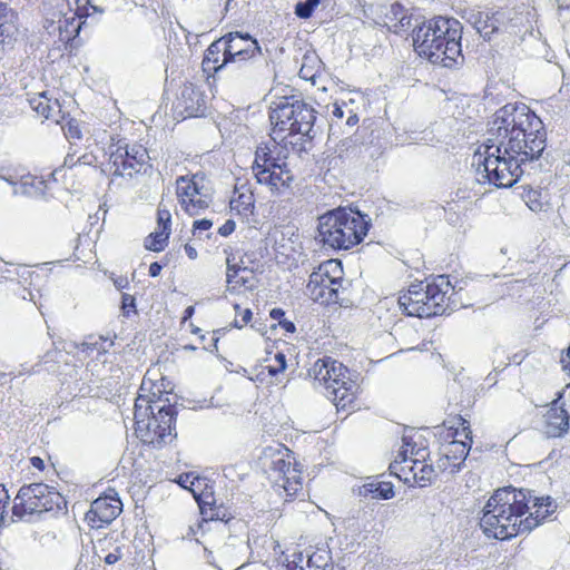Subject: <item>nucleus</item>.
I'll return each instance as SVG.
<instances>
[{
  "mask_svg": "<svg viewBox=\"0 0 570 570\" xmlns=\"http://www.w3.org/2000/svg\"><path fill=\"white\" fill-rule=\"evenodd\" d=\"M530 499L524 489L512 487L498 489L483 508L480 520L483 532L488 537L507 540L532 531L538 527V519L535 517L522 519L529 509Z\"/></svg>",
  "mask_w": 570,
  "mask_h": 570,
  "instance_id": "nucleus-1",
  "label": "nucleus"
},
{
  "mask_svg": "<svg viewBox=\"0 0 570 570\" xmlns=\"http://www.w3.org/2000/svg\"><path fill=\"white\" fill-rule=\"evenodd\" d=\"M531 148L522 149L520 153L509 150L499 144L487 142L473 156V166L476 168V180L489 183L495 187H511L530 166L542 155L540 139L531 141Z\"/></svg>",
  "mask_w": 570,
  "mask_h": 570,
  "instance_id": "nucleus-2",
  "label": "nucleus"
},
{
  "mask_svg": "<svg viewBox=\"0 0 570 570\" xmlns=\"http://www.w3.org/2000/svg\"><path fill=\"white\" fill-rule=\"evenodd\" d=\"M534 139L546 149V131L541 119L524 104H507L495 111L489 124L487 142L499 144L520 153L531 148Z\"/></svg>",
  "mask_w": 570,
  "mask_h": 570,
  "instance_id": "nucleus-3",
  "label": "nucleus"
},
{
  "mask_svg": "<svg viewBox=\"0 0 570 570\" xmlns=\"http://www.w3.org/2000/svg\"><path fill=\"white\" fill-rule=\"evenodd\" d=\"M462 26L453 18L438 17L413 29V46L431 63L451 68L462 65Z\"/></svg>",
  "mask_w": 570,
  "mask_h": 570,
  "instance_id": "nucleus-4",
  "label": "nucleus"
},
{
  "mask_svg": "<svg viewBox=\"0 0 570 570\" xmlns=\"http://www.w3.org/2000/svg\"><path fill=\"white\" fill-rule=\"evenodd\" d=\"M368 227L360 212L340 207L318 218L316 239L333 249L346 250L363 240Z\"/></svg>",
  "mask_w": 570,
  "mask_h": 570,
  "instance_id": "nucleus-5",
  "label": "nucleus"
},
{
  "mask_svg": "<svg viewBox=\"0 0 570 570\" xmlns=\"http://www.w3.org/2000/svg\"><path fill=\"white\" fill-rule=\"evenodd\" d=\"M309 376L325 390V396L337 410H345L356 399L358 385L348 376V370L341 362L326 356L317 360L308 371Z\"/></svg>",
  "mask_w": 570,
  "mask_h": 570,
  "instance_id": "nucleus-6",
  "label": "nucleus"
},
{
  "mask_svg": "<svg viewBox=\"0 0 570 570\" xmlns=\"http://www.w3.org/2000/svg\"><path fill=\"white\" fill-rule=\"evenodd\" d=\"M224 45L220 66H214V72L228 63H238L249 78H257L267 68V61L256 39L247 32L232 31L222 37Z\"/></svg>",
  "mask_w": 570,
  "mask_h": 570,
  "instance_id": "nucleus-7",
  "label": "nucleus"
},
{
  "mask_svg": "<svg viewBox=\"0 0 570 570\" xmlns=\"http://www.w3.org/2000/svg\"><path fill=\"white\" fill-rule=\"evenodd\" d=\"M269 119L273 125V139H285L288 136L308 135L316 119L315 110L306 102L294 97H283L273 102Z\"/></svg>",
  "mask_w": 570,
  "mask_h": 570,
  "instance_id": "nucleus-8",
  "label": "nucleus"
},
{
  "mask_svg": "<svg viewBox=\"0 0 570 570\" xmlns=\"http://www.w3.org/2000/svg\"><path fill=\"white\" fill-rule=\"evenodd\" d=\"M67 508L65 498L45 483L22 485L13 499L12 514L24 522L36 521V517L46 512L62 511Z\"/></svg>",
  "mask_w": 570,
  "mask_h": 570,
  "instance_id": "nucleus-9",
  "label": "nucleus"
},
{
  "mask_svg": "<svg viewBox=\"0 0 570 570\" xmlns=\"http://www.w3.org/2000/svg\"><path fill=\"white\" fill-rule=\"evenodd\" d=\"M465 19L487 41L502 33L517 35L522 26V17L513 8L470 10Z\"/></svg>",
  "mask_w": 570,
  "mask_h": 570,
  "instance_id": "nucleus-10",
  "label": "nucleus"
},
{
  "mask_svg": "<svg viewBox=\"0 0 570 570\" xmlns=\"http://www.w3.org/2000/svg\"><path fill=\"white\" fill-rule=\"evenodd\" d=\"M176 194L183 209L190 216L200 214L213 203L214 189L206 175L198 171L191 177L176 179Z\"/></svg>",
  "mask_w": 570,
  "mask_h": 570,
  "instance_id": "nucleus-11",
  "label": "nucleus"
},
{
  "mask_svg": "<svg viewBox=\"0 0 570 570\" xmlns=\"http://www.w3.org/2000/svg\"><path fill=\"white\" fill-rule=\"evenodd\" d=\"M342 274L343 269L338 261L328 259L322 263L309 275L307 293L311 298L322 304L336 303L343 282Z\"/></svg>",
  "mask_w": 570,
  "mask_h": 570,
  "instance_id": "nucleus-12",
  "label": "nucleus"
},
{
  "mask_svg": "<svg viewBox=\"0 0 570 570\" xmlns=\"http://www.w3.org/2000/svg\"><path fill=\"white\" fill-rule=\"evenodd\" d=\"M292 454L286 450L273 454L268 464V478L274 491L285 500L293 499L302 490L301 470L293 466Z\"/></svg>",
  "mask_w": 570,
  "mask_h": 570,
  "instance_id": "nucleus-13",
  "label": "nucleus"
},
{
  "mask_svg": "<svg viewBox=\"0 0 570 570\" xmlns=\"http://www.w3.org/2000/svg\"><path fill=\"white\" fill-rule=\"evenodd\" d=\"M176 415L175 406L170 404L157 406L156 415L148 417L147 422H139L140 439L155 448L171 443L177 435Z\"/></svg>",
  "mask_w": 570,
  "mask_h": 570,
  "instance_id": "nucleus-14",
  "label": "nucleus"
},
{
  "mask_svg": "<svg viewBox=\"0 0 570 570\" xmlns=\"http://www.w3.org/2000/svg\"><path fill=\"white\" fill-rule=\"evenodd\" d=\"M148 159V151L141 145L126 147L124 153L122 148L118 147L109 157L108 168L112 176L132 177Z\"/></svg>",
  "mask_w": 570,
  "mask_h": 570,
  "instance_id": "nucleus-15",
  "label": "nucleus"
},
{
  "mask_svg": "<svg viewBox=\"0 0 570 570\" xmlns=\"http://www.w3.org/2000/svg\"><path fill=\"white\" fill-rule=\"evenodd\" d=\"M232 254L226 257V283L229 293H237L242 288L254 291L257 287V279L254 271L244 266V262L234 263Z\"/></svg>",
  "mask_w": 570,
  "mask_h": 570,
  "instance_id": "nucleus-16",
  "label": "nucleus"
},
{
  "mask_svg": "<svg viewBox=\"0 0 570 570\" xmlns=\"http://www.w3.org/2000/svg\"><path fill=\"white\" fill-rule=\"evenodd\" d=\"M450 289L452 286L445 275H439L433 283L426 284L428 305L422 307L421 315L432 317L443 314L448 307L445 299Z\"/></svg>",
  "mask_w": 570,
  "mask_h": 570,
  "instance_id": "nucleus-17",
  "label": "nucleus"
},
{
  "mask_svg": "<svg viewBox=\"0 0 570 570\" xmlns=\"http://www.w3.org/2000/svg\"><path fill=\"white\" fill-rule=\"evenodd\" d=\"M331 553L325 549L294 552L287 559V570H333Z\"/></svg>",
  "mask_w": 570,
  "mask_h": 570,
  "instance_id": "nucleus-18",
  "label": "nucleus"
},
{
  "mask_svg": "<svg viewBox=\"0 0 570 570\" xmlns=\"http://www.w3.org/2000/svg\"><path fill=\"white\" fill-rule=\"evenodd\" d=\"M562 393H558V397L550 403V407L544 414L543 433L548 438H560L569 430L570 415L564 409V404L560 403Z\"/></svg>",
  "mask_w": 570,
  "mask_h": 570,
  "instance_id": "nucleus-19",
  "label": "nucleus"
},
{
  "mask_svg": "<svg viewBox=\"0 0 570 570\" xmlns=\"http://www.w3.org/2000/svg\"><path fill=\"white\" fill-rule=\"evenodd\" d=\"M177 108H180L186 117L203 115L206 108L204 91L193 82H186L177 97Z\"/></svg>",
  "mask_w": 570,
  "mask_h": 570,
  "instance_id": "nucleus-20",
  "label": "nucleus"
},
{
  "mask_svg": "<svg viewBox=\"0 0 570 570\" xmlns=\"http://www.w3.org/2000/svg\"><path fill=\"white\" fill-rule=\"evenodd\" d=\"M121 511V502L112 497H102L92 501L90 510L87 513L89 522L92 527H101L114 521Z\"/></svg>",
  "mask_w": 570,
  "mask_h": 570,
  "instance_id": "nucleus-21",
  "label": "nucleus"
},
{
  "mask_svg": "<svg viewBox=\"0 0 570 570\" xmlns=\"http://www.w3.org/2000/svg\"><path fill=\"white\" fill-rule=\"evenodd\" d=\"M397 304L407 316L425 317V315H421V311L428 305L426 284L421 282L411 285L406 293L399 296Z\"/></svg>",
  "mask_w": 570,
  "mask_h": 570,
  "instance_id": "nucleus-22",
  "label": "nucleus"
},
{
  "mask_svg": "<svg viewBox=\"0 0 570 570\" xmlns=\"http://www.w3.org/2000/svg\"><path fill=\"white\" fill-rule=\"evenodd\" d=\"M19 35L18 13L0 2V49L12 47Z\"/></svg>",
  "mask_w": 570,
  "mask_h": 570,
  "instance_id": "nucleus-23",
  "label": "nucleus"
},
{
  "mask_svg": "<svg viewBox=\"0 0 570 570\" xmlns=\"http://www.w3.org/2000/svg\"><path fill=\"white\" fill-rule=\"evenodd\" d=\"M259 184L267 185L272 191L281 193L282 188H288L294 176L287 165L278 164V167L271 169H259L256 178Z\"/></svg>",
  "mask_w": 570,
  "mask_h": 570,
  "instance_id": "nucleus-24",
  "label": "nucleus"
},
{
  "mask_svg": "<svg viewBox=\"0 0 570 570\" xmlns=\"http://www.w3.org/2000/svg\"><path fill=\"white\" fill-rule=\"evenodd\" d=\"M528 498L530 499L529 509L525 511L529 512L528 517H537L538 525L543 522L548 517H550L557 509L556 502L550 497H535L532 494V491L525 490Z\"/></svg>",
  "mask_w": 570,
  "mask_h": 570,
  "instance_id": "nucleus-25",
  "label": "nucleus"
},
{
  "mask_svg": "<svg viewBox=\"0 0 570 570\" xmlns=\"http://www.w3.org/2000/svg\"><path fill=\"white\" fill-rule=\"evenodd\" d=\"M28 102L38 115L45 119L52 118L58 122V119L55 118L56 114H60V105L57 99L52 100L47 96V92H40L30 97Z\"/></svg>",
  "mask_w": 570,
  "mask_h": 570,
  "instance_id": "nucleus-26",
  "label": "nucleus"
},
{
  "mask_svg": "<svg viewBox=\"0 0 570 570\" xmlns=\"http://www.w3.org/2000/svg\"><path fill=\"white\" fill-rule=\"evenodd\" d=\"M402 440H403L402 449L399 452L396 459L390 464V468H389L391 474L396 475L399 479L403 478L401 472H404L403 463L409 462V453L411 455H414V454L420 455L422 459H424V454L421 453V452H424V450L419 449L417 451H414L415 446H414V444H412L411 440L407 436H403Z\"/></svg>",
  "mask_w": 570,
  "mask_h": 570,
  "instance_id": "nucleus-27",
  "label": "nucleus"
},
{
  "mask_svg": "<svg viewBox=\"0 0 570 570\" xmlns=\"http://www.w3.org/2000/svg\"><path fill=\"white\" fill-rule=\"evenodd\" d=\"M160 397L158 401H154L149 397L139 395L135 402V424H136V433L140 435L139 422H147L148 417L156 415L157 406H160L158 402H160Z\"/></svg>",
  "mask_w": 570,
  "mask_h": 570,
  "instance_id": "nucleus-28",
  "label": "nucleus"
},
{
  "mask_svg": "<svg viewBox=\"0 0 570 570\" xmlns=\"http://www.w3.org/2000/svg\"><path fill=\"white\" fill-rule=\"evenodd\" d=\"M410 474L414 482L419 483L420 487H425L435 476V470L431 464H426L423 460L415 459L410 460Z\"/></svg>",
  "mask_w": 570,
  "mask_h": 570,
  "instance_id": "nucleus-29",
  "label": "nucleus"
},
{
  "mask_svg": "<svg viewBox=\"0 0 570 570\" xmlns=\"http://www.w3.org/2000/svg\"><path fill=\"white\" fill-rule=\"evenodd\" d=\"M46 184L42 178L23 176L19 186L13 189V195L39 196L45 193Z\"/></svg>",
  "mask_w": 570,
  "mask_h": 570,
  "instance_id": "nucleus-30",
  "label": "nucleus"
},
{
  "mask_svg": "<svg viewBox=\"0 0 570 570\" xmlns=\"http://www.w3.org/2000/svg\"><path fill=\"white\" fill-rule=\"evenodd\" d=\"M360 495L387 500L394 497L393 485L389 482H370L360 489Z\"/></svg>",
  "mask_w": 570,
  "mask_h": 570,
  "instance_id": "nucleus-31",
  "label": "nucleus"
},
{
  "mask_svg": "<svg viewBox=\"0 0 570 570\" xmlns=\"http://www.w3.org/2000/svg\"><path fill=\"white\" fill-rule=\"evenodd\" d=\"M278 167V163L271 156L267 147H258L255 153V160L253 164V173L258 177L259 169H271Z\"/></svg>",
  "mask_w": 570,
  "mask_h": 570,
  "instance_id": "nucleus-32",
  "label": "nucleus"
},
{
  "mask_svg": "<svg viewBox=\"0 0 570 570\" xmlns=\"http://www.w3.org/2000/svg\"><path fill=\"white\" fill-rule=\"evenodd\" d=\"M220 45H223L222 38L212 42L209 47L207 48L202 66L203 70L205 72L214 71V66H220V52L222 48Z\"/></svg>",
  "mask_w": 570,
  "mask_h": 570,
  "instance_id": "nucleus-33",
  "label": "nucleus"
},
{
  "mask_svg": "<svg viewBox=\"0 0 570 570\" xmlns=\"http://www.w3.org/2000/svg\"><path fill=\"white\" fill-rule=\"evenodd\" d=\"M169 235L168 230L157 229L147 237L145 247L153 252H160L167 245Z\"/></svg>",
  "mask_w": 570,
  "mask_h": 570,
  "instance_id": "nucleus-34",
  "label": "nucleus"
},
{
  "mask_svg": "<svg viewBox=\"0 0 570 570\" xmlns=\"http://www.w3.org/2000/svg\"><path fill=\"white\" fill-rule=\"evenodd\" d=\"M254 207V196L252 193H239L237 197L230 200L232 210L238 214H246Z\"/></svg>",
  "mask_w": 570,
  "mask_h": 570,
  "instance_id": "nucleus-35",
  "label": "nucleus"
},
{
  "mask_svg": "<svg viewBox=\"0 0 570 570\" xmlns=\"http://www.w3.org/2000/svg\"><path fill=\"white\" fill-rule=\"evenodd\" d=\"M471 448V443L468 445L463 441H453L449 451L446 452V458H450V454H453L454 459L465 460Z\"/></svg>",
  "mask_w": 570,
  "mask_h": 570,
  "instance_id": "nucleus-36",
  "label": "nucleus"
},
{
  "mask_svg": "<svg viewBox=\"0 0 570 570\" xmlns=\"http://www.w3.org/2000/svg\"><path fill=\"white\" fill-rule=\"evenodd\" d=\"M320 2L321 0H306L304 2H298L295 7L296 16L302 19H308Z\"/></svg>",
  "mask_w": 570,
  "mask_h": 570,
  "instance_id": "nucleus-37",
  "label": "nucleus"
},
{
  "mask_svg": "<svg viewBox=\"0 0 570 570\" xmlns=\"http://www.w3.org/2000/svg\"><path fill=\"white\" fill-rule=\"evenodd\" d=\"M268 373L272 376H276L282 373L286 368V356L282 352H277L274 356V364H269L266 366Z\"/></svg>",
  "mask_w": 570,
  "mask_h": 570,
  "instance_id": "nucleus-38",
  "label": "nucleus"
},
{
  "mask_svg": "<svg viewBox=\"0 0 570 570\" xmlns=\"http://www.w3.org/2000/svg\"><path fill=\"white\" fill-rule=\"evenodd\" d=\"M171 215L170 212L159 204L157 213V229H164L170 232Z\"/></svg>",
  "mask_w": 570,
  "mask_h": 570,
  "instance_id": "nucleus-39",
  "label": "nucleus"
},
{
  "mask_svg": "<svg viewBox=\"0 0 570 570\" xmlns=\"http://www.w3.org/2000/svg\"><path fill=\"white\" fill-rule=\"evenodd\" d=\"M384 24L389 28L390 31H393L394 33H400L402 31H405L411 26V18L406 14H402L397 22L391 24L389 22H384Z\"/></svg>",
  "mask_w": 570,
  "mask_h": 570,
  "instance_id": "nucleus-40",
  "label": "nucleus"
},
{
  "mask_svg": "<svg viewBox=\"0 0 570 570\" xmlns=\"http://www.w3.org/2000/svg\"><path fill=\"white\" fill-rule=\"evenodd\" d=\"M121 311L124 316H129L131 312H136V299L130 294H122L121 296Z\"/></svg>",
  "mask_w": 570,
  "mask_h": 570,
  "instance_id": "nucleus-41",
  "label": "nucleus"
},
{
  "mask_svg": "<svg viewBox=\"0 0 570 570\" xmlns=\"http://www.w3.org/2000/svg\"><path fill=\"white\" fill-rule=\"evenodd\" d=\"M18 265L12 263H4L2 267H0V278H3L6 281L14 282L16 281V274Z\"/></svg>",
  "mask_w": 570,
  "mask_h": 570,
  "instance_id": "nucleus-42",
  "label": "nucleus"
},
{
  "mask_svg": "<svg viewBox=\"0 0 570 570\" xmlns=\"http://www.w3.org/2000/svg\"><path fill=\"white\" fill-rule=\"evenodd\" d=\"M213 222L210 219H199L195 220L193 224V235L195 237L202 238L203 232H207L212 228Z\"/></svg>",
  "mask_w": 570,
  "mask_h": 570,
  "instance_id": "nucleus-43",
  "label": "nucleus"
},
{
  "mask_svg": "<svg viewBox=\"0 0 570 570\" xmlns=\"http://www.w3.org/2000/svg\"><path fill=\"white\" fill-rule=\"evenodd\" d=\"M17 272L18 274H16L17 278L14 282H18L22 285L30 284L29 281L31 279L35 272L30 271L26 265H18Z\"/></svg>",
  "mask_w": 570,
  "mask_h": 570,
  "instance_id": "nucleus-44",
  "label": "nucleus"
},
{
  "mask_svg": "<svg viewBox=\"0 0 570 570\" xmlns=\"http://www.w3.org/2000/svg\"><path fill=\"white\" fill-rule=\"evenodd\" d=\"M458 428L455 431L456 435H464L465 439H468L470 442H472V431L470 429V423L468 420L463 419L462 416H459L458 419Z\"/></svg>",
  "mask_w": 570,
  "mask_h": 570,
  "instance_id": "nucleus-45",
  "label": "nucleus"
},
{
  "mask_svg": "<svg viewBox=\"0 0 570 570\" xmlns=\"http://www.w3.org/2000/svg\"><path fill=\"white\" fill-rule=\"evenodd\" d=\"M402 14H405L403 7L399 3H394L390 7L389 12L386 13V20L384 22L393 24L399 21Z\"/></svg>",
  "mask_w": 570,
  "mask_h": 570,
  "instance_id": "nucleus-46",
  "label": "nucleus"
},
{
  "mask_svg": "<svg viewBox=\"0 0 570 570\" xmlns=\"http://www.w3.org/2000/svg\"><path fill=\"white\" fill-rule=\"evenodd\" d=\"M87 4L88 7L78 8V10L80 11L79 17H85L86 19H88L94 13L102 14L105 11L102 7L92 6L89 0H87Z\"/></svg>",
  "mask_w": 570,
  "mask_h": 570,
  "instance_id": "nucleus-47",
  "label": "nucleus"
},
{
  "mask_svg": "<svg viewBox=\"0 0 570 570\" xmlns=\"http://www.w3.org/2000/svg\"><path fill=\"white\" fill-rule=\"evenodd\" d=\"M252 311L249 308H246L243 311L240 320L234 321V326L237 328L244 327L250 320H252Z\"/></svg>",
  "mask_w": 570,
  "mask_h": 570,
  "instance_id": "nucleus-48",
  "label": "nucleus"
},
{
  "mask_svg": "<svg viewBox=\"0 0 570 570\" xmlns=\"http://www.w3.org/2000/svg\"><path fill=\"white\" fill-rule=\"evenodd\" d=\"M236 224L234 220L228 219L218 229L219 235L227 237L235 230Z\"/></svg>",
  "mask_w": 570,
  "mask_h": 570,
  "instance_id": "nucleus-49",
  "label": "nucleus"
},
{
  "mask_svg": "<svg viewBox=\"0 0 570 570\" xmlns=\"http://www.w3.org/2000/svg\"><path fill=\"white\" fill-rule=\"evenodd\" d=\"M66 136L69 137V138H77V139H79L81 137V131H80L78 125L72 122V121H69L68 122V127H67V131H66Z\"/></svg>",
  "mask_w": 570,
  "mask_h": 570,
  "instance_id": "nucleus-50",
  "label": "nucleus"
},
{
  "mask_svg": "<svg viewBox=\"0 0 570 570\" xmlns=\"http://www.w3.org/2000/svg\"><path fill=\"white\" fill-rule=\"evenodd\" d=\"M10 497L8 494L7 489L4 485L0 484V512H3V510L9 504Z\"/></svg>",
  "mask_w": 570,
  "mask_h": 570,
  "instance_id": "nucleus-51",
  "label": "nucleus"
},
{
  "mask_svg": "<svg viewBox=\"0 0 570 570\" xmlns=\"http://www.w3.org/2000/svg\"><path fill=\"white\" fill-rule=\"evenodd\" d=\"M120 558H121L120 548H116L112 552H109V553L105 557V562H106L107 564H114V563H116Z\"/></svg>",
  "mask_w": 570,
  "mask_h": 570,
  "instance_id": "nucleus-52",
  "label": "nucleus"
},
{
  "mask_svg": "<svg viewBox=\"0 0 570 570\" xmlns=\"http://www.w3.org/2000/svg\"><path fill=\"white\" fill-rule=\"evenodd\" d=\"M199 508H200V513L203 514V520H218L220 519L219 517V513L218 512H213V509L210 508V513H208V511L206 510L205 505L204 504H199Z\"/></svg>",
  "mask_w": 570,
  "mask_h": 570,
  "instance_id": "nucleus-53",
  "label": "nucleus"
},
{
  "mask_svg": "<svg viewBox=\"0 0 570 570\" xmlns=\"http://www.w3.org/2000/svg\"><path fill=\"white\" fill-rule=\"evenodd\" d=\"M0 179L4 180L8 184H10L11 186H13V189L19 186V181H20V180H18L17 176L7 175L3 173L0 174Z\"/></svg>",
  "mask_w": 570,
  "mask_h": 570,
  "instance_id": "nucleus-54",
  "label": "nucleus"
},
{
  "mask_svg": "<svg viewBox=\"0 0 570 570\" xmlns=\"http://www.w3.org/2000/svg\"><path fill=\"white\" fill-rule=\"evenodd\" d=\"M14 521H18L17 518L13 517V514L9 518L6 512V509L3 510V512H0V527H7L10 524V522Z\"/></svg>",
  "mask_w": 570,
  "mask_h": 570,
  "instance_id": "nucleus-55",
  "label": "nucleus"
},
{
  "mask_svg": "<svg viewBox=\"0 0 570 570\" xmlns=\"http://www.w3.org/2000/svg\"><path fill=\"white\" fill-rule=\"evenodd\" d=\"M410 460H415V459L412 458V455L409 453V462L403 463L404 472H401V474L403 475V478L401 480H404V482H410L412 479L411 474H410V465H411Z\"/></svg>",
  "mask_w": 570,
  "mask_h": 570,
  "instance_id": "nucleus-56",
  "label": "nucleus"
},
{
  "mask_svg": "<svg viewBox=\"0 0 570 570\" xmlns=\"http://www.w3.org/2000/svg\"><path fill=\"white\" fill-rule=\"evenodd\" d=\"M163 269V266L158 262H154L149 266V275L151 277H157Z\"/></svg>",
  "mask_w": 570,
  "mask_h": 570,
  "instance_id": "nucleus-57",
  "label": "nucleus"
},
{
  "mask_svg": "<svg viewBox=\"0 0 570 570\" xmlns=\"http://www.w3.org/2000/svg\"><path fill=\"white\" fill-rule=\"evenodd\" d=\"M345 110L342 106L334 104L332 115L337 119H342L345 116Z\"/></svg>",
  "mask_w": 570,
  "mask_h": 570,
  "instance_id": "nucleus-58",
  "label": "nucleus"
},
{
  "mask_svg": "<svg viewBox=\"0 0 570 570\" xmlns=\"http://www.w3.org/2000/svg\"><path fill=\"white\" fill-rule=\"evenodd\" d=\"M348 117L346 119V125L350 127L355 126L358 122V117L352 109H348Z\"/></svg>",
  "mask_w": 570,
  "mask_h": 570,
  "instance_id": "nucleus-59",
  "label": "nucleus"
},
{
  "mask_svg": "<svg viewBox=\"0 0 570 570\" xmlns=\"http://www.w3.org/2000/svg\"><path fill=\"white\" fill-rule=\"evenodd\" d=\"M190 478H191V475H190V474H181V475H179V478H178L177 482H178V484H180L183 488H186V489H187V488H188V487H187V483L193 484V481H190Z\"/></svg>",
  "mask_w": 570,
  "mask_h": 570,
  "instance_id": "nucleus-60",
  "label": "nucleus"
},
{
  "mask_svg": "<svg viewBox=\"0 0 570 570\" xmlns=\"http://www.w3.org/2000/svg\"><path fill=\"white\" fill-rule=\"evenodd\" d=\"M30 461H31L32 466H35V468H37L39 470H42L45 468L43 460L41 458H39V456H32L30 459Z\"/></svg>",
  "mask_w": 570,
  "mask_h": 570,
  "instance_id": "nucleus-61",
  "label": "nucleus"
},
{
  "mask_svg": "<svg viewBox=\"0 0 570 570\" xmlns=\"http://www.w3.org/2000/svg\"><path fill=\"white\" fill-rule=\"evenodd\" d=\"M185 252H186V255L190 258V259H195L197 258V250L196 248H194L193 246L186 244L185 245Z\"/></svg>",
  "mask_w": 570,
  "mask_h": 570,
  "instance_id": "nucleus-62",
  "label": "nucleus"
},
{
  "mask_svg": "<svg viewBox=\"0 0 570 570\" xmlns=\"http://www.w3.org/2000/svg\"><path fill=\"white\" fill-rule=\"evenodd\" d=\"M284 314H285L284 311L281 308H273L271 311V317L273 320H281V317L284 316Z\"/></svg>",
  "mask_w": 570,
  "mask_h": 570,
  "instance_id": "nucleus-63",
  "label": "nucleus"
},
{
  "mask_svg": "<svg viewBox=\"0 0 570 570\" xmlns=\"http://www.w3.org/2000/svg\"><path fill=\"white\" fill-rule=\"evenodd\" d=\"M563 367L570 373V345L567 352V360L562 358Z\"/></svg>",
  "mask_w": 570,
  "mask_h": 570,
  "instance_id": "nucleus-64",
  "label": "nucleus"
}]
</instances>
